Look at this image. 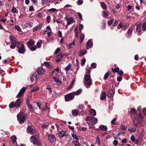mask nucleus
Here are the masks:
<instances>
[{"instance_id":"f257e3e1","label":"nucleus","mask_w":146,"mask_h":146,"mask_svg":"<svg viewBox=\"0 0 146 146\" xmlns=\"http://www.w3.org/2000/svg\"><path fill=\"white\" fill-rule=\"evenodd\" d=\"M85 120L87 121V123L91 128H92V126L95 125L98 122L97 119L93 117H87Z\"/></svg>"},{"instance_id":"f03ea898","label":"nucleus","mask_w":146,"mask_h":146,"mask_svg":"<svg viewBox=\"0 0 146 146\" xmlns=\"http://www.w3.org/2000/svg\"><path fill=\"white\" fill-rule=\"evenodd\" d=\"M138 119L135 117L133 120V125L136 127L138 126L139 123L141 124L142 122V120L144 118V116L141 113L139 114Z\"/></svg>"},{"instance_id":"7ed1b4c3","label":"nucleus","mask_w":146,"mask_h":146,"mask_svg":"<svg viewBox=\"0 0 146 146\" xmlns=\"http://www.w3.org/2000/svg\"><path fill=\"white\" fill-rule=\"evenodd\" d=\"M84 84L85 86L87 88H89L92 84V80L90 78V75L89 74H86L84 76Z\"/></svg>"},{"instance_id":"20e7f679","label":"nucleus","mask_w":146,"mask_h":146,"mask_svg":"<svg viewBox=\"0 0 146 146\" xmlns=\"http://www.w3.org/2000/svg\"><path fill=\"white\" fill-rule=\"evenodd\" d=\"M30 141L35 145L37 146H41V143L38 137L34 135L30 137Z\"/></svg>"},{"instance_id":"39448f33","label":"nucleus","mask_w":146,"mask_h":146,"mask_svg":"<svg viewBox=\"0 0 146 146\" xmlns=\"http://www.w3.org/2000/svg\"><path fill=\"white\" fill-rule=\"evenodd\" d=\"M22 102L20 99H18L15 102H12L9 105V107L10 108H13L14 107H16L17 108L19 107Z\"/></svg>"},{"instance_id":"423d86ee","label":"nucleus","mask_w":146,"mask_h":146,"mask_svg":"<svg viewBox=\"0 0 146 146\" xmlns=\"http://www.w3.org/2000/svg\"><path fill=\"white\" fill-rule=\"evenodd\" d=\"M17 120L20 124L22 123L25 121V116L21 112H19L17 115Z\"/></svg>"},{"instance_id":"0eeeda50","label":"nucleus","mask_w":146,"mask_h":146,"mask_svg":"<svg viewBox=\"0 0 146 146\" xmlns=\"http://www.w3.org/2000/svg\"><path fill=\"white\" fill-rule=\"evenodd\" d=\"M48 141L51 144H54L56 142V138L55 136L52 134H49L48 135Z\"/></svg>"},{"instance_id":"6e6552de","label":"nucleus","mask_w":146,"mask_h":146,"mask_svg":"<svg viewBox=\"0 0 146 146\" xmlns=\"http://www.w3.org/2000/svg\"><path fill=\"white\" fill-rule=\"evenodd\" d=\"M73 92H72L65 96V99L66 101L68 102L74 98V96L73 94Z\"/></svg>"},{"instance_id":"1a4fd4ad","label":"nucleus","mask_w":146,"mask_h":146,"mask_svg":"<svg viewBox=\"0 0 146 146\" xmlns=\"http://www.w3.org/2000/svg\"><path fill=\"white\" fill-rule=\"evenodd\" d=\"M17 48H18V52L20 53H24L25 51V46L23 44V43L21 44V47L19 48L18 47H17Z\"/></svg>"},{"instance_id":"9d476101","label":"nucleus","mask_w":146,"mask_h":146,"mask_svg":"<svg viewBox=\"0 0 146 146\" xmlns=\"http://www.w3.org/2000/svg\"><path fill=\"white\" fill-rule=\"evenodd\" d=\"M42 26V23L39 24L38 25H37L34 27L33 29V31L35 32L39 29H40Z\"/></svg>"},{"instance_id":"9b49d317","label":"nucleus","mask_w":146,"mask_h":146,"mask_svg":"<svg viewBox=\"0 0 146 146\" xmlns=\"http://www.w3.org/2000/svg\"><path fill=\"white\" fill-rule=\"evenodd\" d=\"M27 132H29L31 134H33L36 131L35 129L33 128L31 126H29L27 129Z\"/></svg>"},{"instance_id":"f8f14e48","label":"nucleus","mask_w":146,"mask_h":146,"mask_svg":"<svg viewBox=\"0 0 146 146\" xmlns=\"http://www.w3.org/2000/svg\"><path fill=\"white\" fill-rule=\"evenodd\" d=\"M26 90V88H23L22 89H21L18 94L17 95V98H19L21 97L22 95L25 92V91Z\"/></svg>"},{"instance_id":"ddd939ff","label":"nucleus","mask_w":146,"mask_h":146,"mask_svg":"<svg viewBox=\"0 0 146 146\" xmlns=\"http://www.w3.org/2000/svg\"><path fill=\"white\" fill-rule=\"evenodd\" d=\"M9 38L11 42L12 43H17V44H19L21 43V42H20L17 43L16 40V38L14 36H9Z\"/></svg>"},{"instance_id":"4468645a","label":"nucleus","mask_w":146,"mask_h":146,"mask_svg":"<svg viewBox=\"0 0 146 146\" xmlns=\"http://www.w3.org/2000/svg\"><path fill=\"white\" fill-rule=\"evenodd\" d=\"M93 46L92 42L90 40H89L87 42L86 48L88 49L89 48H92Z\"/></svg>"},{"instance_id":"2eb2a0df","label":"nucleus","mask_w":146,"mask_h":146,"mask_svg":"<svg viewBox=\"0 0 146 146\" xmlns=\"http://www.w3.org/2000/svg\"><path fill=\"white\" fill-rule=\"evenodd\" d=\"M39 77V75L38 74H33L32 77L31 78V80L32 82L35 80H36Z\"/></svg>"},{"instance_id":"dca6fc26","label":"nucleus","mask_w":146,"mask_h":146,"mask_svg":"<svg viewBox=\"0 0 146 146\" xmlns=\"http://www.w3.org/2000/svg\"><path fill=\"white\" fill-rule=\"evenodd\" d=\"M56 59V61L57 62L60 61L63 59L62 55L61 53H60L59 55H57Z\"/></svg>"},{"instance_id":"f3484780","label":"nucleus","mask_w":146,"mask_h":146,"mask_svg":"<svg viewBox=\"0 0 146 146\" xmlns=\"http://www.w3.org/2000/svg\"><path fill=\"white\" fill-rule=\"evenodd\" d=\"M114 93V90L112 89H110L107 94L108 97H110L113 96Z\"/></svg>"},{"instance_id":"a211bd4d","label":"nucleus","mask_w":146,"mask_h":146,"mask_svg":"<svg viewBox=\"0 0 146 146\" xmlns=\"http://www.w3.org/2000/svg\"><path fill=\"white\" fill-rule=\"evenodd\" d=\"M37 72L38 74L40 75L43 74L45 72V71L42 68H39L37 69Z\"/></svg>"},{"instance_id":"6ab92c4d","label":"nucleus","mask_w":146,"mask_h":146,"mask_svg":"<svg viewBox=\"0 0 146 146\" xmlns=\"http://www.w3.org/2000/svg\"><path fill=\"white\" fill-rule=\"evenodd\" d=\"M35 43V41L32 39H30L29 41L27 43L28 46L30 48Z\"/></svg>"},{"instance_id":"aec40b11","label":"nucleus","mask_w":146,"mask_h":146,"mask_svg":"<svg viewBox=\"0 0 146 146\" xmlns=\"http://www.w3.org/2000/svg\"><path fill=\"white\" fill-rule=\"evenodd\" d=\"M86 53V50L85 49H83L80 51L79 54V56H82L83 55L85 54Z\"/></svg>"},{"instance_id":"412c9836","label":"nucleus","mask_w":146,"mask_h":146,"mask_svg":"<svg viewBox=\"0 0 146 146\" xmlns=\"http://www.w3.org/2000/svg\"><path fill=\"white\" fill-rule=\"evenodd\" d=\"M89 111L92 115L94 116H95L96 115V112L94 109H91Z\"/></svg>"},{"instance_id":"4be33fe9","label":"nucleus","mask_w":146,"mask_h":146,"mask_svg":"<svg viewBox=\"0 0 146 146\" xmlns=\"http://www.w3.org/2000/svg\"><path fill=\"white\" fill-rule=\"evenodd\" d=\"M66 133V131H61L59 133L58 135L60 137H62L64 135H66L65 134Z\"/></svg>"},{"instance_id":"5701e85b","label":"nucleus","mask_w":146,"mask_h":146,"mask_svg":"<svg viewBox=\"0 0 146 146\" xmlns=\"http://www.w3.org/2000/svg\"><path fill=\"white\" fill-rule=\"evenodd\" d=\"M67 26L69 25H70L72 23L74 22V21L73 19L72 18H70L67 20Z\"/></svg>"},{"instance_id":"b1692460","label":"nucleus","mask_w":146,"mask_h":146,"mask_svg":"<svg viewBox=\"0 0 146 146\" xmlns=\"http://www.w3.org/2000/svg\"><path fill=\"white\" fill-rule=\"evenodd\" d=\"M75 41H76V40H74L72 42L69 44L68 45V47L69 49H71L75 45Z\"/></svg>"},{"instance_id":"393cba45","label":"nucleus","mask_w":146,"mask_h":146,"mask_svg":"<svg viewBox=\"0 0 146 146\" xmlns=\"http://www.w3.org/2000/svg\"><path fill=\"white\" fill-rule=\"evenodd\" d=\"M141 26L140 25H138L136 27V31L138 33V34L139 35L141 34Z\"/></svg>"},{"instance_id":"a878e982","label":"nucleus","mask_w":146,"mask_h":146,"mask_svg":"<svg viewBox=\"0 0 146 146\" xmlns=\"http://www.w3.org/2000/svg\"><path fill=\"white\" fill-rule=\"evenodd\" d=\"M106 98V94L105 92H103L101 95L100 99L102 100H104Z\"/></svg>"},{"instance_id":"bb28decb","label":"nucleus","mask_w":146,"mask_h":146,"mask_svg":"<svg viewBox=\"0 0 146 146\" xmlns=\"http://www.w3.org/2000/svg\"><path fill=\"white\" fill-rule=\"evenodd\" d=\"M27 105L30 111H31V112H33V111L34 110L33 108V107L32 105L31 104H28V105Z\"/></svg>"},{"instance_id":"cd10ccee","label":"nucleus","mask_w":146,"mask_h":146,"mask_svg":"<svg viewBox=\"0 0 146 146\" xmlns=\"http://www.w3.org/2000/svg\"><path fill=\"white\" fill-rule=\"evenodd\" d=\"M96 143L98 145H99L100 144V140L99 137L98 136H97L96 138Z\"/></svg>"},{"instance_id":"c85d7f7f","label":"nucleus","mask_w":146,"mask_h":146,"mask_svg":"<svg viewBox=\"0 0 146 146\" xmlns=\"http://www.w3.org/2000/svg\"><path fill=\"white\" fill-rule=\"evenodd\" d=\"M100 128L103 131H106L107 129V127L104 125H101L99 126Z\"/></svg>"},{"instance_id":"c756f323","label":"nucleus","mask_w":146,"mask_h":146,"mask_svg":"<svg viewBox=\"0 0 146 146\" xmlns=\"http://www.w3.org/2000/svg\"><path fill=\"white\" fill-rule=\"evenodd\" d=\"M11 139L12 140V142L14 144H15L17 140L16 137L15 135H13L11 137Z\"/></svg>"},{"instance_id":"7c9ffc66","label":"nucleus","mask_w":146,"mask_h":146,"mask_svg":"<svg viewBox=\"0 0 146 146\" xmlns=\"http://www.w3.org/2000/svg\"><path fill=\"white\" fill-rule=\"evenodd\" d=\"M101 6L102 8L104 10H106L107 9V6L103 2H101Z\"/></svg>"},{"instance_id":"2f4dec72","label":"nucleus","mask_w":146,"mask_h":146,"mask_svg":"<svg viewBox=\"0 0 146 146\" xmlns=\"http://www.w3.org/2000/svg\"><path fill=\"white\" fill-rule=\"evenodd\" d=\"M72 115L74 116H75L77 115L78 113V110H73L72 112Z\"/></svg>"},{"instance_id":"473e14b6","label":"nucleus","mask_w":146,"mask_h":146,"mask_svg":"<svg viewBox=\"0 0 146 146\" xmlns=\"http://www.w3.org/2000/svg\"><path fill=\"white\" fill-rule=\"evenodd\" d=\"M66 137V140L69 141H70L72 139V137L69 134L66 135H65Z\"/></svg>"},{"instance_id":"72a5a7b5","label":"nucleus","mask_w":146,"mask_h":146,"mask_svg":"<svg viewBox=\"0 0 146 146\" xmlns=\"http://www.w3.org/2000/svg\"><path fill=\"white\" fill-rule=\"evenodd\" d=\"M131 35L132 31L131 29H129L128 31L127 34V37L129 38Z\"/></svg>"},{"instance_id":"f704fd0d","label":"nucleus","mask_w":146,"mask_h":146,"mask_svg":"<svg viewBox=\"0 0 146 146\" xmlns=\"http://www.w3.org/2000/svg\"><path fill=\"white\" fill-rule=\"evenodd\" d=\"M80 33H81V34H80V42H82V41H83V40L84 38L85 35H84V34H82L81 33V31H80Z\"/></svg>"},{"instance_id":"c9c22d12","label":"nucleus","mask_w":146,"mask_h":146,"mask_svg":"<svg viewBox=\"0 0 146 146\" xmlns=\"http://www.w3.org/2000/svg\"><path fill=\"white\" fill-rule=\"evenodd\" d=\"M142 30L144 31L146 30V22L143 24L142 26Z\"/></svg>"},{"instance_id":"e433bc0d","label":"nucleus","mask_w":146,"mask_h":146,"mask_svg":"<svg viewBox=\"0 0 146 146\" xmlns=\"http://www.w3.org/2000/svg\"><path fill=\"white\" fill-rule=\"evenodd\" d=\"M145 134V131L144 129V128H143L142 129L141 131L140 135H139V137H143Z\"/></svg>"},{"instance_id":"4c0bfd02","label":"nucleus","mask_w":146,"mask_h":146,"mask_svg":"<svg viewBox=\"0 0 146 146\" xmlns=\"http://www.w3.org/2000/svg\"><path fill=\"white\" fill-rule=\"evenodd\" d=\"M71 64H69L65 68V70L66 71H68L71 67Z\"/></svg>"},{"instance_id":"58836bf2","label":"nucleus","mask_w":146,"mask_h":146,"mask_svg":"<svg viewBox=\"0 0 146 146\" xmlns=\"http://www.w3.org/2000/svg\"><path fill=\"white\" fill-rule=\"evenodd\" d=\"M72 143L75 146H80V144L78 141H74Z\"/></svg>"},{"instance_id":"ea45409f","label":"nucleus","mask_w":146,"mask_h":146,"mask_svg":"<svg viewBox=\"0 0 146 146\" xmlns=\"http://www.w3.org/2000/svg\"><path fill=\"white\" fill-rule=\"evenodd\" d=\"M39 89V88L38 86H35L30 91L31 92H35L38 90Z\"/></svg>"},{"instance_id":"a19ab883","label":"nucleus","mask_w":146,"mask_h":146,"mask_svg":"<svg viewBox=\"0 0 146 146\" xmlns=\"http://www.w3.org/2000/svg\"><path fill=\"white\" fill-rule=\"evenodd\" d=\"M131 111L134 114H137V111L135 109L131 108Z\"/></svg>"},{"instance_id":"79ce46f5","label":"nucleus","mask_w":146,"mask_h":146,"mask_svg":"<svg viewBox=\"0 0 146 146\" xmlns=\"http://www.w3.org/2000/svg\"><path fill=\"white\" fill-rule=\"evenodd\" d=\"M120 128L122 130H125L127 129V126L125 125H121Z\"/></svg>"},{"instance_id":"37998d69","label":"nucleus","mask_w":146,"mask_h":146,"mask_svg":"<svg viewBox=\"0 0 146 146\" xmlns=\"http://www.w3.org/2000/svg\"><path fill=\"white\" fill-rule=\"evenodd\" d=\"M119 68L118 67L116 68L115 69L113 68L111 69L112 71L113 72H117L119 71Z\"/></svg>"},{"instance_id":"c03bdc74","label":"nucleus","mask_w":146,"mask_h":146,"mask_svg":"<svg viewBox=\"0 0 146 146\" xmlns=\"http://www.w3.org/2000/svg\"><path fill=\"white\" fill-rule=\"evenodd\" d=\"M15 28L19 32H21V29L19 26L15 25Z\"/></svg>"},{"instance_id":"a18cd8bd","label":"nucleus","mask_w":146,"mask_h":146,"mask_svg":"<svg viewBox=\"0 0 146 146\" xmlns=\"http://www.w3.org/2000/svg\"><path fill=\"white\" fill-rule=\"evenodd\" d=\"M48 124L43 123L42 127L43 129H46L48 128Z\"/></svg>"},{"instance_id":"49530a36","label":"nucleus","mask_w":146,"mask_h":146,"mask_svg":"<svg viewBox=\"0 0 146 146\" xmlns=\"http://www.w3.org/2000/svg\"><path fill=\"white\" fill-rule=\"evenodd\" d=\"M110 75V72H107L105 75L104 76V79L105 80H106L108 78V77Z\"/></svg>"},{"instance_id":"de8ad7c7","label":"nucleus","mask_w":146,"mask_h":146,"mask_svg":"<svg viewBox=\"0 0 146 146\" xmlns=\"http://www.w3.org/2000/svg\"><path fill=\"white\" fill-rule=\"evenodd\" d=\"M82 91V90L81 89H79L77 91H76L75 92H74V94L76 95H78L80 94Z\"/></svg>"},{"instance_id":"09e8293b","label":"nucleus","mask_w":146,"mask_h":146,"mask_svg":"<svg viewBox=\"0 0 146 146\" xmlns=\"http://www.w3.org/2000/svg\"><path fill=\"white\" fill-rule=\"evenodd\" d=\"M12 11L13 13H18V11L16 8L15 7H13L12 9Z\"/></svg>"},{"instance_id":"8fccbe9b","label":"nucleus","mask_w":146,"mask_h":146,"mask_svg":"<svg viewBox=\"0 0 146 146\" xmlns=\"http://www.w3.org/2000/svg\"><path fill=\"white\" fill-rule=\"evenodd\" d=\"M42 44V42L41 41H40L38 42H37V44H36L37 47L38 48H40L41 47Z\"/></svg>"},{"instance_id":"3c124183","label":"nucleus","mask_w":146,"mask_h":146,"mask_svg":"<svg viewBox=\"0 0 146 146\" xmlns=\"http://www.w3.org/2000/svg\"><path fill=\"white\" fill-rule=\"evenodd\" d=\"M128 130L131 133H132L136 131V129L135 128H132L129 129Z\"/></svg>"},{"instance_id":"603ef678","label":"nucleus","mask_w":146,"mask_h":146,"mask_svg":"<svg viewBox=\"0 0 146 146\" xmlns=\"http://www.w3.org/2000/svg\"><path fill=\"white\" fill-rule=\"evenodd\" d=\"M113 19H111L108 21V25H110L113 23Z\"/></svg>"},{"instance_id":"864d4df0","label":"nucleus","mask_w":146,"mask_h":146,"mask_svg":"<svg viewBox=\"0 0 146 146\" xmlns=\"http://www.w3.org/2000/svg\"><path fill=\"white\" fill-rule=\"evenodd\" d=\"M142 112L143 113V114L144 115H143L144 116H144L145 115V117H146V108H143L142 110Z\"/></svg>"},{"instance_id":"5fc2aeb1","label":"nucleus","mask_w":146,"mask_h":146,"mask_svg":"<svg viewBox=\"0 0 146 146\" xmlns=\"http://www.w3.org/2000/svg\"><path fill=\"white\" fill-rule=\"evenodd\" d=\"M74 31L75 32L76 36V38H78V32L77 28V27H76L74 30Z\"/></svg>"},{"instance_id":"6e6d98bb","label":"nucleus","mask_w":146,"mask_h":146,"mask_svg":"<svg viewBox=\"0 0 146 146\" xmlns=\"http://www.w3.org/2000/svg\"><path fill=\"white\" fill-rule=\"evenodd\" d=\"M72 136L73 138H74L76 140H78L79 138L76 135L74 134H72Z\"/></svg>"},{"instance_id":"4d7b16f0","label":"nucleus","mask_w":146,"mask_h":146,"mask_svg":"<svg viewBox=\"0 0 146 146\" xmlns=\"http://www.w3.org/2000/svg\"><path fill=\"white\" fill-rule=\"evenodd\" d=\"M15 43H13L10 46V47L12 49H14L16 46V45L15 44Z\"/></svg>"},{"instance_id":"13d9d810","label":"nucleus","mask_w":146,"mask_h":146,"mask_svg":"<svg viewBox=\"0 0 146 146\" xmlns=\"http://www.w3.org/2000/svg\"><path fill=\"white\" fill-rule=\"evenodd\" d=\"M29 48H30V49L32 51H34L36 49V46H33L31 47H30Z\"/></svg>"},{"instance_id":"bf43d9fd","label":"nucleus","mask_w":146,"mask_h":146,"mask_svg":"<svg viewBox=\"0 0 146 146\" xmlns=\"http://www.w3.org/2000/svg\"><path fill=\"white\" fill-rule=\"evenodd\" d=\"M91 71V69L89 67H87L86 68V74H89Z\"/></svg>"},{"instance_id":"052dcab7","label":"nucleus","mask_w":146,"mask_h":146,"mask_svg":"<svg viewBox=\"0 0 146 146\" xmlns=\"http://www.w3.org/2000/svg\"><path fill=\"white\" fill-rule=\"evenodd\" d=\"M74 84V81H72V82L71 83V84L70 85L68 86L67 88V90H69L72 87L73 85Z\"/></svg>"},{"instance_id":"680f3d73","label":"nucleus","mask_w":146,"mask_h":146,"mask_svg":"<svg viewBox=\"0 0 146 146\" xmlns=\"http://www.w3.org/2000/svg\"><path fill=\"white\" fill-rule=\"evenodd\" d=\"M48 11L49 12L52 11V12H55V11H57V10L55 8H52L50 9H48Z\"/></svg>"},{"instance_id":"e2e57ef3","label":"nucleus","mask_w":146,"mask_h":146,"mask_svg":"<svg viewBox=\"0 0 146 146\" xmlns=\"http://www.w3.org/2000/svg\"><path fill=\"white\" fill-rule=\"evenodd\" d=\"M83 2V0H78L77 2V4L79 5H81L82 4Z\"/></svg>"},{"instance_id":"0e129e2a","label":"nucleus","mask_w":146,"mask_h":146,"mask_svg":"<svg viewBox=\"0 0 146 146\" xmlns=\"http://www.w3.org/2000/svg\"><path fill=\"white\" fill-rule=\"evenodd\" d=\"M29 11L30 12L34 11L35 9L33 6H31L29 8Z\"/></svg>"},{"instance_id":"69168bd1","label":"nucleus","mask_w":146,"mask_h":146,"mask_svg":"<svg viewBox=\"0 0 146 146\" xmlns=\"http://www.w3.org/2000/svg\"><path fill=\"white\" fill-rule=\"evenodd\" d=\"M91 66L93 68H95L96 67V63H93L91 64Z\"/></svg>"},{"instance_id":"338daca9","label":"nucleus","mask_w":146,"mask_h":146,"mask_svg":"<svg viewBox=\"0 0 146 146\" xmlns=\"http://www.w3.org/2000/svg\"><path fill=\"white\" fill-rule=\"evenodd\" d=\"M44 64L45 65L46 67H49L50 66L49 63L48 62H45L44 63Z\"/></svg>"},{"instance_id":"774afa93","label":"nucleus","mask_w":146,"mask_h":146,"mask_svg":"<svg viewBox=\"0 0 146 146\" xmlns=\"http://www.w3.org/2000/svg\"><path fill=\"white\" fill-rule=\"evenodd\" d=\"M53 78L54 79V81L56 83L60 82L61 83V82L58 80L57 78H56L55 77H53Z\"/></svg>"}]
</instances>
